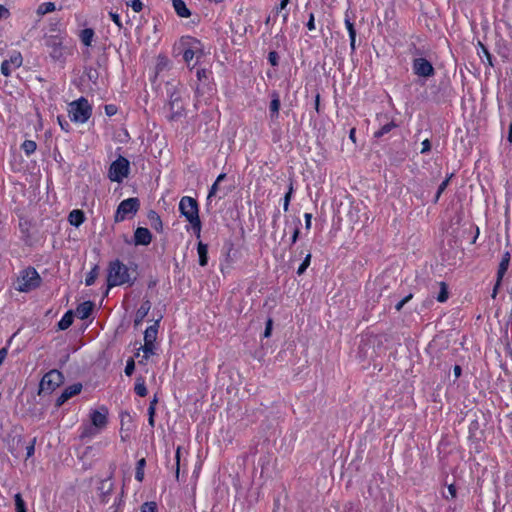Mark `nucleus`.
Segmentation results:
<instances>
[{"label":"nucleus","mask_w":512,"mask_h":512,"mask_svg":"<svg viewBox=\"0 0 512 512\" xmlns=\"http://www.w3.org/2000/svg\"><path fill=\"white\" fill-rule=\"evenodd\" d=\"M417 75L418 86L424 88L420 97L426 101L439 103L441 101V96L439 95L441 88L434 80L436 69L432 62L424 57H418Z\"/></svg>","instance_id":"nucleus-1"},{"label":"nucleus","mask_w":512,"mask_h":512,"mask_svg":"<svg viewBox=\"0 0 512 512\" xmlns=\"http://www.w3.org/2000/svg\"><path fill=\"white\" fill-rule=\"evenodd\" d=\"M135 279L136 277L132 276L129 268L120 260L110 262L107 275V290L115 286L132 285ZM107 293L108 291H106Z\"/></svg>","instance_id":"nucleus-2"},{"label":"nucleus","mask_w":512,"mask_h":512,"mask_svg":"<svg viewBox=\"0 0 512 512\" xmlns=\"http://www.w3.org/2000/svg\"><path fill=\"white\" fill-rule=\"evenodd\" d=\"M179 211L182 216L190 223L195 235L199 238L201 235V221L199 217V207L197 201L189 196H184L179 202Z\"/></svg>","instance_id":"nucleus-3"},{"label":"nucleus","mask_w":512,"mask_h":512,"mask_svg":"<svg viewBox=\"0 0 512 512\" xmlns=\"http://www.w3.org/2000/svg\"><path fill=\"white\" fill-rule=\"evenodd\" d=\"M89 416L91 424L83 426L82 432L80 434L81 438L93 437L107 426L108 409L105 406L91 410Z\"/></svg>","instance_id":"nucleus-4"},{"label":"nucleus","mask_w":512,"mask_h":512,"mask_svg":"<svg viewBox=\"0 0 512 512\" xmlns=\"http://www.w3.org/2000/svg\"><path fill=\"white\" fill-rule=\"evenodd\" d=\"M45 46L49 49V55L54 61L64 62L70 53L64 44L65 35L58 32L44 36Z\"/></svg>","instance_id":"nucleus-5"},{"label":"nucleus","mask_w":512,"mask_h":512,"mask_svg":"<svg viewBox=\"0 0 512 512\" xmlns=\"http://www.w3.org/2000/svg\"><path fill=\"white\" fill-rule=\"evenodd\" d=\"M42 279L33 267H28L19 272L15 283V289L19 292H30L40 286Z\"/></svg>","instance_id":"nucleus-6"},{"label":"nucleus","mask_w":512,"mask_h":512,"mask_svg":"<svg viewBox=\"0 0 512 512\" xmlns=\"http://www.w3.org/2000/svg\"><path fill=\"white\" fill-rule=\"evenodd\" d=\"M180 53L186 63H190L194 57H201L203 55V45L200 40L192 36H183L178 42Z\"/></svg>","instance_id":"nucleus-7"},{"label":"nucleus","mask_w":512,"mask_h":512,"mask_svg":"<svg viewBox=\"0 0 512 512\" xmlns=\"http://www.w3.org/2000/svg\"><path fill=\"white\" fill-rule=\"evenodd\" d=\"M92 114V107L84 97L79 98L69 104V118L75 123H85Z\"/></svg>","instance_id":"nucleus-8"},{"label":"nucleus","mask_w":512,"mask_h":512,"mask_svg":"<svg viewBox=\"0 0 512 512\" xmlns=\"http://www.w3.org/2000/svg\"><path fill=\"white\" fill-rule=\"evenodd\" d=\"M140 200L131 197L120 202L114 215L115 222H122L127 218L133 217L139 211Z\"/></svg>","instance_id":"nucleus-9"},{"label":"nucleus","mask_w":512,"mask_h":512,"mask_svg":"<svg viewBox=\"0 0 512 512\" xmlns=\"http://www.w3.org/2000/svg\"><path fill=\"white\" fill-rule=\"evenodd\" d=\"M130 172V163L129 161L123 157L119 156L115 161H113L108 170V178L112 182L121 183Z\"/></svg>","instance_id":"nucleus-10"},{"label":"nucleus","mask_w":512,"mask_h":512,"mask_svg":"<svg viewBox=\"0 0 512 512\" xmlns=\"http://www.w3.org/2000/svg\"><path fill=\"white\" fill-rule=\"evenodd\" d=\"M454 176L453 173H450L437 187L436 189V192L434 193V195L429 198V195H430V191L431 189L433 188L434 186V183L433 181H430L429 183L426 184V189H423L421 195H420V199L422 201L423 204L431 201L433 204H436L438 203L441 195L443 194V192L447 189L449 183H450V180L452 179V177Z\"/></svg>","instance_id":"nucleus-11"},{"label":"nucleus","mask_w":512,"mask_h":512,"mask_svg":"<svg viewBox=\"0 0 512 512\" xmlns=\"http://www.w3.org/2000/svg\"><path fill=\"white\" fill-rule=\"evenodd\" d=\"M63 374L58 370H50L41 379L39 390L40 392H53L63 382Z\"/></svg>","instance_id":"nucleus-12"},{"label":"nucleus","mask_w":512,"mask_h":512,"mask_svg":"<svg viewBox=\"0 0 512 512\" xmlns=\"http://www.w3.org/2000/svg\"><path fill=\"white\" fill-rule=\"evenodd\" d=\"M22 56L19 52L14 53L9 59L4 60L1 64V73L8 77L12 71L19 68L22 65Z\"/></svg>","instance_id":"nucleus-13"},{"label":"nucleus","mask_w":512,"mask_h":512,"mask_svg":"<svg viewBox=\"0 0 512 512\" xmlns=\"http://www.w3.org/2000/svg\"><path fill=\"white\" fill-rule=\"evenodd\" d=\"M169 107L171 110V113L169 115L170 120H177L178 118L183 116L184 107L181 103L180 96L178 94L173 93L170 96Z\"/></svg>","instance_id":"nucleus-14"},{"label":"nucleus","mask_w":512,"mask_h":512,"mask_svg":"<svg viewBox=\"0 0 512 512\" xmlns=\"http://www.w3.org/2000/svg\"><path fill=\"white\" fill-rule=\"evenodd\" d=\"M82 390V384L75 383L73 385H70L64 389V391L61 393V395L56 400V405L62 406L66 401H68L70 398H72L75 395H78Z\"/></svg>","instance_id":"nucleus-15"},{"label":"nucleus","mask_w":512,"mask_h":512,"mask_svg":"<svg viewBox=\"0 0 512 512\" xmlns=\"http://www.w3.org/2000/svg\"><path fill=\"white\" fill-rule=\"evenodd\" d=\"M113 489H114V483L110 478L100 481L97 490H98V495H99L100 501L102 503L108 502L109 495L112 493Z\"/></svg>","instance_id":"nucleus-16"},{"label":"nucleus","mask_w":512,"mask_h":512,"mask_svg":"<svg viewBox=\"0 0 512 512\" xmlns=\"http://www.w3.org/2000/svg\"><path fill=\"white\" fill-rule=\"evenodd\" d=\"M152 241V234L149 229L144 227H138L134 232V243L135 245L147 246Z\"/></svg>","instance_id":"nucleus-17"},{"label":"nucleus","mask_w":512,"mask_h":512,"mask_svg":"<svg viewBox=\"0 0 512 512\" xmlns=\"http://www.w3.org/2000/svg\"><path fill=\"white\" fill-rule=\"evenodd\" d=\"M271 102L269 105V116L272 121H277L279 118V110L281 106L279 93L276 91L271 92Z\"/></svg>","instance_id":"nucleus-18"},{"label":"nucleus","mask_w":512,"mask_h":512,"mask_svg":"<svg viewBox=\"0 0 512 512\" xmlns=\"http://www.w3.org/2000/svg\"><path fill=\"white\" fill-rule=\"evenodd\" d=\"M477 55L481 59L482 63L487 67H493V57L489 52L488 48L481 42L478 41L476 44Z\"/></svg>","instance_id":"nucleus-19"},{"label":"nucleus","mask_w":512,"mask_h":512,"mask_svg":"<svg viewBox=\"0 0 512 512\" xmlns=\"http://www.w3.org/2000/svg\"><path fill=\"white\" fill-rule=\"evenodd\" d=\"M94 309V303L92 301H84L76 307L75 314L79 319H87Z\"/></svg>","instance_id":"nucleus-20"},{"label":"nucleus","mask_w":512,"mask_h":512,"mask_svg":"<svg viewBox=\"0 0 512 512\" xmlns=\"http://www.w3.org/2000/svg\"><path fill=\"white\" fill-rule=\"evenodd\" d=\"M510 261H511L510 252L509 251L504 252V254L502 255L501 261L499 263L498 269H497L496 279H498V281L499 280L503 281V278L509 268Z\"/></svg>","instance_id":"nucleus-21"},{"label":"nucleus","mask_w":512,"mask_h":512,"mask_svg":"<svg viewBox=\"0 0 512 512\" xmlns=\"http://www.w3.org/2000/svg\"><path fill=\"white\" fill-rule=\"evenodd\" d=\"M150 309H151L150 301L149 300L143 301V303L141 304V306L137 309V311L135 313V318H134L135 326H139L143 322L145 317L148 315Z\"/></svg>","instance_id":"nucleus-22"},{"label":"nucleus","mask_w":512,"mask_h":512,"mask_svg":"<svg viewBox=\"0 0 512 512\" xmlns=\"http://www.w3.org/2000/svg\"><path fill=\"white\" fill-rule=\"evenodd\" d=\"M158 328H159L158 320L155 321V323L153 325L147 327L144 332V342L155 344V341L157 339V334H158Z\"/></svg>","instance_id":"nucleus-23"},{"label":"nucleus","mask_w":512,"mask_h":512,"mask_svg":"<svg viewBox=\"0 0 512 512\" xmlns=\"http://www.w3.org/2000/svg\"><path fill=\"white\" fill-rule=\"evenodd\" d=\"M172 4L176 14L179 17L188 18L191 15L190 10L183 0H173Z\"/></svg>","instance_id":"nucleus-24"},{"label":"nucleus","mask_w":512,"mask_h":512,"mask_svg":"<svg viewBox=\"0 0 512 512\" xmlns=\"http://www.w3.org/2000/svg\"><path fill=\"white\" fill-rule=\"evenodd\" d=\"M94 36L95 32L92 28H85L81 30L79 33V39L81 43L86 47H90L92 45Z\"/></svg>","instance_id":"nucleus-25"},{"label":"nucleus","mask_w":512,"mask_h":512,"mask_svg":"<svg viewBox=\"0 0 512 512\" xmlns=\"http://www.w3.org/2000/svg\"><path fill=\"white\" fill-rule=\"evenodd\" d=\"M345 26L349 33L350 38V48L351 51L354 52L356 49L355 42H356V29L354 27V23L350 20V18L346 15L345 17Z\"/></svg>","instance_id":"nucleus-26"},{"label":"nucleus","mask_w":512,"mask_h":512,"mask_svg":"<svg viewBox=\"0 0 512 512\" xmlns=\"http://www.w3.org/2000/svg\"><path fill=\"white\" fill-rule=\"evenodd\" d=\"M84 220L85 215L82 210L75 209L69 213L68 221L71 225L75 227H79L84 222Z\"/></svg>","instance_id":"nucleus-27"},{"label":"nucleus","mask_w":512,"mask_h":512,"mask_svg":"<svg viewBox=\"0 0 512 512\" xmlns=\"http://www.w3.org/2000/svg\"><path fill=\"white\" fill-rule=\"evenodd\" d=\"M147 216L150 222V226L156 231L161 232L163 230V223L158 213L154 210H151L148 212Z\"/></svg>","instance_id":"nucleus-28"},{"label":"nucleus","mask_w":512,"mask_h":512,"mask_svg":"<svg viewBox=\"0 0 512 512\" xmlns=\"http://www.w3.org/2000/svg\"><path fill=\"white\" fill-rule=\"evenodd\" d=\"M200 266H206L208 263V246L202 242L197 245Z\"/></svg>","instance_id":"nucleus-29"},{"label":"nucleus","mask_w":512,"mask_h":512,"mask_svg":"<svg viewBox=\"0 0 512 512\" xmlns=\"http://www.w3.org/2000/svg\"><path fill=\"white\" fill-rule=\"evenodd\" d=\"M73 323V312L71 310L67 311L61 320L58 322V327L60 330L68 329Z\"/></svg>","instance_id":"nucleus-30"},{"label":"nucleus","mask_w":512,"mask_h":512,"mask_svg":"<svg viewBox=\"0 0 512 512\" xmlns=\"http://www.w3.org/2000/svg\"><path fill=\"white\" fill-rule=\"evenodd\" d=\"M381 127L374 132L375 138H380L384 136L385 134L389 133L393 128L396 127L395 123L393 121H387L386 123H380Z\"/></svg>","instance_id":"nucleus-31"},{"label":"nucleus","mask_w":512,"mask_h":512,"mask_svg":"<svg viewBox=\"0 0 512 512\" xmlns=\"http://www.w3.org/2000/svg\"><path fill=\"white\" fill-rule=\"evenodd\" d=\"M439 288H440V291L439 293L437 294L436 296V299L438 302L440 303H444L448 300L449 298V289H448V285L446 282L444 281H441L439 282Z\"/></svg>","instance_id":"nucleus-32"},{"label":"nucleus","mask_w":512,"mask_h":512,"mask_svg":"<svg viewBox=\"0 0 512 512\" xmlns=\"http://www.w3.org/2000/svg\"><path fill=\"white\" fill-rule=\"evenodd\" d=\"M56 10V5L53 2H44L38 6L37 13L39 15H45L47 13L54 12Z\"/></svg>","instance_id":"nucleus-33"},{"label":"nucleus","mask_w":512,"mask_h":512,"mask_svg":"<svg viewBox=\"0 0 512 512\" xmlns=\"http://www.w3.org/2000/svg\"><path fill=\"white\" fill-rule=\"evenodd\" d=\"M293 192H294L293 181L290 180L289 185H288V191L286 192V194L284 195V198H283V209L285 212L288 211V209H289V205H290V201H291Z\"/></svg>","instance_id":"nucleus-34"},{"label":"nucleus","mask_w":512,"mask_h":512,"mask_svg":"<svg viewBox=\"0 0 512 512\" xmlns=\"http://www.w3.org/2000/svg\"><path fill=\"white\" fill-rule=\"evenodd\" d=\"M135 393L140 397H145L148 393L145 381L142 377L138 378L135 384Z\"/></svg>","instance_id":"nucleus-35"},{"label":"nucleus","mask_w":512,"mask_h":512,"mask_svg":"<svg viewBox=\"0 0 512 512\" xmlns=\"http://www.w3.org/2000/svg\"><path fill=\"white\" fill-rule=\"evenodd\" d=\"M21 148L27 156H30L36 151L37 144L33 140H25L22 143Z\"/></svg>","instance_id":"nucleus-36"},{"label":"nucleus","mask_w":512,"mask_h":512,"mask_svg":"<svg viewBox=\"0 0 512 512\" xmlns=\"http://www.w3.org/2000/svg\"><path fill=\"white\" fill-rule=\"evenodd\" d=\"M145 465H146V461L144 458H141L140 460L137 461L135 479L139 482H142L144 479Z\"/></svg>","instance_id":"nucleus-37"},{"label":"nucleus","mask_w":512,"mask_h":512,"mask_svg":"<svg viewBox=\"0 0 512 512\" xmlns=\"http://www.w3.org/2000/svg\"><path fill=\"white\" fill-rule=\"evenodd\" d=\"M99 275V267L97 265H95L91 270L90 272L87 274L86 278H85V285L86 286H91L94 284L95 280L97 279Z\"/></svg>","instance_id":"nucleus-38"},{"label":"nucleus","mask_w":512,"mask_h":512,"mask_svg":"<svg viewBox=\"0 0 512 512\" xmlns=\"http://www.w3.org/2000/svg\"><path fill=\"white\" fill-rule=\"evenodd\" d=\"M141 349L144 353V358L148 359L150 356L154 355L155 344L144 342V345L141 347Z\"/></svg>","instance_id":"nucleus-39"},{"label":"nucleus","mask_w":512,"mask_h":512,"mask_svg":"<svg viewBox=\"0 0 512 512\" xmlns=\"http://www.w3.org/2000/svg\"><path fill=\"white\" fill-rule=\"evenodd\" d=\"M23 442L22 435H17L13 438L12 443H9V451L12 454H15L16 450L18 449V446Z\"/></svg>","instance_id":"nucleus-40"},{"label":"nucleus","mask_w":512,"mask_h":512,"mask_svg":"<svg viewBox=\"0 0 512 512\" xmlns=\"http://www.w3.org/2000/svg\"><path fill=\"white\" fill-rule=\"evenodd\" d=\"M301 221L300 219H297L294 223V227L292 230V237H291V245L295 244L298 240L299 234H300V226Z\"/></svg>","instance_id":"nucleus-41"},{"label":"nucleus","mask_w":512,"mask_h":512,"mask_svg":"<svg viewBox=\"0 0 512 512\" xmlns=\"http://www.w3.org/2000/svg\"><path fill=\"white\" fill-rule=\"evenodd\" d=\"M310 262H311V254L308 253L306 255V257L304 258L303 262L301 263V265L298 267L297 274L302 275L306 271V269L309 267Z\"/></svg>","instance_id":"nucleus-42"},{"label":"nucleus","mask_w":512,"mask_h":512,"mask_svg":"<svg viewBox=\"0 0 512 512\" xmlns=\"http://www.w3.org/2000/svg\"><path fill=\"white\" fill-rule=\"evenodd\" d=\"M15 506L16 512H26L25 502L19 493L15 495Z\"/></svg>","instance_id":"nucleus-43"},{"label":"nucleus","mask_w":512,"mask_h":512,"mask_svg":"<svg viewBox=\"0 0 512 512\" xmlns=\"http://www.w3.org/2000/svg\"><path fill=\"white\" fill-rule=\"evenodd\" d=\"M122 503V496L117 497L114 503L107 509V512H120Z\"/></svg>","instance_id":"nucleus-44"},{"label":"nucleus","mask_w":512,"mask_h":512,"mask_svg":"<svg viewBox=\"0 0 512 512\" xmlns=\"http://www.w3.org/2000/svg\"><path fill=\"white\" fill-rule=\"evenodd\" d=\"M141 512H158L155 502H145L141 506Z\"/></svg>","instance_id":"nucleus-45"},{"label":"nucleus","mask_w":512,"mask_h":512,"mask_svg":"<svg viewBox=\"0 0 512 512\" xmlns=\"http://www.w3.org/2000/svg\"><path fill=\"white\" fill-rule=\"evenodd\" d=\"M447 490H448V494L443 493V497L445 499L448 500V499L456 498V496H457V489H456V486L454 484L448 485Z\"/></svg>","instance_id":"nucleus-46"},{"label":"nucleus","mask_w":512,"mask_h":512,"mask_svg":"<svg viewBox=\"0 0 512 512\" xmlns=\"http://www.w3.org/2000/svg\"><path fill=\"white\" fill-rule=\"evenodd\" d=\"M268 61L272 66H277L279 63V55L276 51H270L268 53Z\"/></svg>","instance_id":"nucleus-47"},{"label":"nucleus","mask_w":512,"mask_h":512,"mask_svg":"<svg viewBox=\"0 0 512 512\" xmlns=\"http://www.w3.org/2000/svg\"><path fill=\"white\" fill-rule=\"evenodd\" d=\"M35 444H36V438H33L31 440L30 444L26 447V458L27 459L34 455Z\"/></svg>","instance_id":"nucleus-48"},{"label":"nucleus","mask_w":512,"mask_h":512,"mask_svg":"<svg viewBox=\"0 0 512 512\" xmlns=\"http://www.w3.org/2000/svg\"><path fill=\"white\" fill-rule=\"evenodd\" d=\"M431 147H432L431 141L428 138L424 139L421 142V151H420V153L421 154H425V153L429 152L431 150Z\"/></svg>","instance_id":"nucleus-49"},{"label":"nucleus","mask_w":512,"mask_h":512,"mask_svg":"<svg viewBox=\"0 0 512 512\" xmlns=\"http://www.w3.org/2000/svg\"><path fill=\"white\" fill-rule=\"evenodd\" d=\"M134 369H135V363H134V360L133 359H129L126 363V367H125V374L127 376H131L134 372Z\"/></svg>","instance_id":"nucleus-50"},{"label":"nucleus","mask_w":512,"mask_h":512,"mask_svg":"<svg viewBox=\"0 0 512 512\" xmlns=\"http://www.w3.org/2000/svg\"><path fill=\"white\" fill-rule=\"evenodd\" d=\"M413 298V294H409L407 295L406 297H404L402 300H400L396 305H395V308L397 311H400L402 309V307L408 302L410 301L411 299Z\"/></svg>","instance_id":"nucleus-51"},{"label":"nucleus","mask_w":512,"mask_h":512,"mask_svg":"<svg viewBox=\"0 0 512 512\" xmlns=\"http://www.w3.org/2000/svg\"><path fill=\"white\" fill-rule=\"evenodd\" d=\"M129 6L133 9L135 12H140L143 8V4L141 0H132Z\"/></svg>","instance_id":"nucleus-52"},{"label":"nucleus","mask_w":512,"mask_h":512,"mask_svg":"<svg viewBox=\"0 0 512 512\" xmlns=\"http://www.w3.org/2000/svg\"><path fill=\"white\" fill-rule=\"evenodd\" d=\"M306 27L309 31H313L316 29V26H315V16L313 13H310L309 14V18H308V21L306 23Z\"/></svg>","instance_id":"nucleus-53"},{"label":"nucleus","mask_w":512,"mask_h":512,"mask_svg":"<svg viewBox=\"0 0 512 512\" xmlns=\"http://www.w3.org/2000/svg\"><path fill=\"white\" fill-rule=\"evenodd\" d=\"M105 113L107 116H113L117 113V107L113 104L105 105Z\"/></svg>","instance_id":"nucleus-54"},{"label":"nucleus","mask_w":512,"mask_h":512,"mask_svg":"<svg viewBox=\"0 0 512 512\" xmlns=\"http://www.w3.org/2000/svg\"><path fill=\"white\" fill-rule=\"evenodd\" d=\"M272 325H273V321H272V319L269 318L267 320V322H266V327H265V330H264V337L265 338L270 337L271 332H272Z\"/></svg>","instance_id":"nucleus-55"},{"label":"nucleus","mask_w":512,"mask_h":512,"mask_svg":"<svg viewBox=\"0 0 512 512\" xmlns=\"http://www.w3.org/2000/svg\"><path fill=\"white\" fill-rule=\"evenodd\" d=\"M109 16L111 18V20L119 27V28H122V22H121V19H120V16L115 13V12H110L109 13Z\"/></svg>","instance_id":"nucleus-56"},{"label":"nucleus","mask_w":512,"mask_h":512,"mask_svg":"<svg viewBox=\"0 0 512 512\" xmlns=\"http://www.w3.org/2000/svg\"><path fill=\"white\" fill-rule=\"evenodd\" d=\"M501 285H502V280H499V282H498V279H496L495 285H494L492 293H491V298L492 299L496 298Z\"/></svg>","instance_id":"nucleus-57"},{"label":"nucleus","mask_w":512,"mask_h":512,"mask_svg":"<svg viewBox=\"0 0 512 512\" xmlns=\"http://www.w3.org/2000/svg\"><path fill=\"white\" fill-rule=\"evenodd\" d=\"M9 15H10L9 10L5 6L0 4V19L8 18Z\"/></svg>","instance_id":"nucleus-58"},{"label":"nucleus","mask_w":512,"mask_h":512,"mask_svg":"<svg viewBox=\"0 0 512 512\" xmlns=\"http://www.w3.org/2000/svg\"><path fill=\"white\" fill-rule=\"evenodd\" d=\"M218 186L219 184L217 182H214L209 190V193H208V198H211L212 196H214L218 190Z\"/></svg>","instance_id":"nucleus-59"},{"label":"nucleus","mask_w":512,"mask_h":512,"mask_svg":"<svg viewBox=\"0 0 512 512\" xmlns=\"http://www.w3.org/2000/svg\"><path fill=\"white\" fill-rule=\"evenodd\" d=\"M304 218H305V228L309 230L311 228L312 214L305 213Z\"/></svg>","instance_id":"nucleus-60"},{"label":"nucleus","mask_w":512,"mask_h":512,"mask_svg":"<svg viewBox=\"0 0 512 512\" xmlns=\"http://www.w3.org/2000/svg\"><path fill=\"white\" fill-rule=\"evenodd\" d=\"M8 349L6 347H3L0 349V365L3 363L5 358L7 357Z\"/></svg>","instance_id":"nucleus-61"},{"label":"nucleus","mask_w":512,"mask_h":512,"mask_svg":"<svg viewBox=\"0 0 512 512\" xmlns=\"http://www.w3.org/2000/svg\"><path fill=\"white\" fill-rule=\"evenodd\" d=\"M289 3V0H281L279 5L276 7V10L279 12L281 10H284Z\"/></svg>","instance_id":"nucleus-62"},{"label":"nucleus","mask_w":512,"mask_h":512,"mask_svg":"<svg viewBox=\"0 0 512 512\" xmlns=\"http://www.w3.org/2000/svg\"><path fill=\"white\" fill-rule=\"evenodd\" d=\"M453 373H454V376L456 378H459L461 376V373H462V368L459 365H455L453 367Z\"/></svg>","instance_id":"nucleus-63"},{"label":"nucleus","mask_w":512,"mask_h":512,"mask_svg":"<svg viewBox=\"0 0 512 512\" xmlns=\"http://www.w3.org/2000/svg\"><path fill=\"white\" fill-rule=\"evenodd\" d=\"M349 138H350V140H351L353 143H356V129H355V128H352V129L349 131Z\"/></svg>","instance_id":"nucleus-64"}]
</instances>
